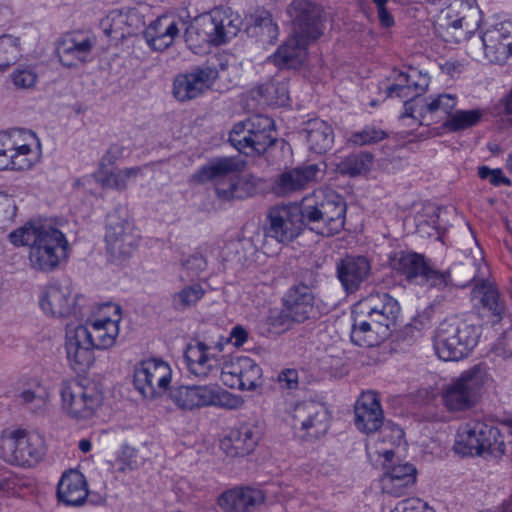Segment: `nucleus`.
I'll return each instance as SVG.
<instances>
[{
	"label": "nucleus",
	"mask_w": 512,
	"mask_h": 512,
	"mask_svg": "<svg viewBox=\"0 0 512 512\" xmlns=\"http://www.w3.org/2000/svg\"><path fill=\"white\" fill-rule=\"evenodd\" d=\"M261 435V428L256 423H242L221 440L220 448L229 457H244L255 450Z\"/></svg>",
	"instance_id": "24"
},
{
	"label": "nucleus",
	"mask_w": 512,
	"mask_h": 512,
	"mask_svg": "<svg viewBox=\"0 0 512 512\" xmlns=\"http://www.w3.org/2000/svg\"><path fill=\"white\" fill-rule=\"evenodd\" d=\"M478 176L483 180H488L494 186L511 185V181L505 177L501 169H490L487 166L478 168Z\"/></svg>",
	"instance_id": "59"
},
{
	"label": "nucleus",
	"mask_w": 512,
	"mask_h": 512,
	"mask_svg": "<svg viewBox=\"0 0 512 512\" xmlns=\"http://www.w3.org/2000/svg\"><path fill=\"white\" fill-rule=\"evenodd\" d=\"M387 137V133L374 125H366L361 130L351 134L349 142L356 146L378 143Z\"/></svg>",
	"instance_id": "46"
},
{
	"label": "nucleus",
	"mask_w": 512,
	"mask_h": 512,
	"mask_svg": "<svg viewBox=\"0 0 512 512\" xmlns=\"http://www.w3.org/2000/svg\"><path fill=\"white\" fill-rule=\"evenodd\" d=\"M315 40L304 39L300 35L291 33L273 55L276 65L283 68L296 69L302 65L307 57V47Z\"/></svg>",
	"instance_id": "34"
},
{
	"label": "nucleus",
	"mask_w": 512,
	"mask_h": 512,
	"mask_svg": "<svg viewBox=\"0 0 512 512\" xmlns=\"http://www.w3.org/2000/svg\"><path fill=\"white\" fill-rule=\"evenodd\" d=\"M473 300L478 301L484 309H487L496 317L497 321L502 318L505 307L500 299L497 289L490 283L482 281L476 284L472 290Z\"/></svg>",
	"instance_id": "39"
},
{
	"label": "nucleus",
	"mask_w": 512,
	"mask_h": 512,
	"mask_svg": "<svg viewBox=\"0 0 512 512\" xmlns=\"http://www.w3.org/2000/svg\"><path fill=\"white\" fill-rule=\"evenodd\" d=\"M135 458L136 450L127 444H123L118 455V460L122 462L125 466L132 468L133 465L136 464Z\"/></svg>",
	"instance_id": "63"
},
{
	"label": "nucleus",
	"mask_w": 512,
	"mask_h": 512,
	"mask_svg": "<svg viewBox=\"0 0 512 512\" xmlns=\"http://www.w3.org/2000/svg\"><path fill=\"white\" fill-rule=\"evenodd\" d=\"M355 425L359 431L371 434L383 425L384 414L377 393H362L354 407Z\"/></svg>",
	"instance_id": "28"
},
{
	"label": "nucleus",
	"mask_w": 512,
	"mask_h": 512,
	"mask_svg": "<svg viewBox=\"0 0 512 512\" xmlns=\"http://www.w3.org/2000/svg\"><path fill=\"white\" fill-rule=\"evenodd\" d=\"M88 496L85 477L76 470L62 475L57 486L58 500L67 506H80Z\"/></svg>",
	"instance_id": "33"
},
{
	"label": "nucleus",
	"mask_w": 512,
	"mask_h": 512,
	"mask_svg": "<svg viewBox=\"0 0 512 512\" xmlns=\"http://www.w3.org/2000/svg\"><path fill=\"white\" fill-rule=\"evenodd\" d=\"M391 267L410 282L444 290L452 286L463 287L460 272L463 265H455L445 271L432 267L425 257L415 252H398L390 259Z\"/></svg>",
	"instance_id": "5"
},
{
	"label": "nucleus",
	"mask_w": 512,
	"mask_h": 512,
	"mask_svg": "<svg viewBox=\"0 0 512 512\" xmlns=\"http://www.w3.org/2000/svg\"><path fill=\"white\" fill-rule=\"evenodd\" d=\"M20 56L19 41L11 35L0 37V69L8 68Z\"/></svg>",
	"instance_id": "45"
},
{
	"label": "nucleus",
	"mask_w": 512,
	"mask_h": 512,
	"mask_svg": "<svg viewBox=\"0 0 512 512\" xmlns=\"http://www.w3.org/2000/svg\"><path fill=\"white\" fill-rule=\"evenodd\" d=\"M83 296L74 294L68 281H52L47 283L39 295L42 311L55 318L76 319L84 316L81 302Z\"/></svg>",
	"instance_id": "13"
},
{
	"label": "nucleus",
	"mask_w": 512,
	"mask_h": 512,
	"mask_svg": "<svg viewBox=\"0 0 512 512\" xmlns=\"http://www.w3.org/2000/svg\"><path fill=\"white\" fill-rule=\"evenodd\" d=\"M228 140L240 153H264L277 140L274 120L261 114L252 115L233 125Z\"/></svg>",
	"instance_id": "8"
},
{
	"label": "nucleus",
	"mask_w": 512,
	"mask_h": 512,
	"mask_svg": "<svg viewBox=\"0 0 512 512\" xmlns=\"http://www.w3.org/2000/svg\"><path fill=\"white\" fill-rule=\"evenodd\" d=\"M207 268V259L201 253H194L182 262V270L186 277L181 275V280H193Z\"/></svg>",
	"instance_id": "51"
},
{
	"label": "nucleus",
	"mask_w": 512,
	"mask_h": 512,
	"mask_svg": "<svg viewBox=\"0 0 512 512\" xmlns=\"http://www.w3.org/2000/svg\"><path fill=\"white\" fill-rule=\"evenodd\" d=\"M283 307L296 323L310 319L315 312V296L308 285L298 283L291 286L283 296Z\"/></svg>",
	"instance_id": "29"
},
{
	"label": "nucleus",
	"mask_w": 512,
	"mask_h": 512,
	"mask_svg": "<svg viewBox=\"0 0 512 512\" xmlns=\"http://www.w3.org/2000/svg\"><path fill=\"white\" fill-rule=\"evenodd\" d=\"M63 412L75 420H88L102 404V394L94 386H84L77 380L63 381L60 386Z\"/></svg>",
	"instance_id": "14"
},
{
	"label": "nucleus",
	"mask_w": 512,
	"mask_h": 512,
	"mask_svg": "<svg viewBox=\"0 0 512 512\" xmlns=\"http://www.w3.org/2000/svg\"><path fill=\"white\" fill-rule=\"evenodd\" d=\"M308 148L317 154H324L330 150L334 144V130L327 121L313 118L304 123L301 131Z\"/></svg>",
	"instance_id": "35"
},
{
	"label": "nucleus",
	"mask_w": 512,
	"mask_h": 512,
	"mask_svg": "<svg viewBox=\"0 0 512 512\" xmlns=\"http://www.w3.org/2000/svg\"><path fill=\"white\" fill-rule=\"evenodd\" d=\"M396 298L386 292L371 293L352 310L351 341L360 347H374L387 339L400 315Z\"/></svg>",
	"instance_id": "2"
},
{
	"label": "nucleus",
	"mask_w": 512,
	"mask_h": 512,
	"mask_svg": "<svg viewBox=\"0 0 512 512\" xmlns=\"http://www.w3.org/2000/svg\"><path fill=\"white\" fill-rule=\"evenodd\" d=\"M238 170L239 163L234 158H216L212 159L197 170L194 173L193 178L199 183L211 181L216 185L217 183L234 176Z\"/></svg>",
	"instance_id": "38"
},
{
	"label": "nucleus",
	"mask_w": 512,
	"mask_h": 512,
	"mask_svg": "<svg viewBox=\"0 0 512 512\" xmlns=\"http://www.w3.org/2000/svg\"><path fill=\"white\" fill-rule=\"evenodd\" d=\"M482 116L479 109L456 110L443 122L442 127L449 132H460L476 126Z\"/></svg>",
	"instance_id": "42"
},
{
	"label": "nucleus",
	"mask_w": 512,
	"mask_h": 512,
	"mask_svg": "<svg viewBox=\"0 0 512 512\" xmlns=\"http://www.w3.org/2000/svg\"><path fill=\"white\" fill-rule=\"evenodd\" d=\"M373 163V155L360 151L342 158L337 164V171L342 175L357 176L370 170Z\"/></svg>",
	"instance_id": "41"
},
{
	"label": "nucleus",
	"mask_w": 512,
	"mask_h": 512,
	"mask_svg": "<svg viewBox=\"0 0 512 512\" xmlns=\"http://www.w3.org/2000/svg\"><path fill=\"white\" fill-rule=\"evenodd\" d=\"M171 374L168 363L160 359H148L135 367L133 383L144 398L155 399L167 391Z\"/></svg>",
	"instance_id": "16"
},
{
	"label": "nucleus",
	"mask_w": 512,
	"mask_h": 512,
	"mask_svg": "<svg viewBox=\"0 0 512 512\" xmlns=\"http://www.w3.org/2000/svg\"><path fill=\"white\" fill-rule=\"evenodd\" d=\"M248 338L247 331L241 326H235L230 332V339L236 347L242 346Z\"/></svg>",
	"instance_id": "64"
},
{
	"label": "nucleus",
	"mask_w": 512,
	"mask_h": 512,
	"mask_svg": "<svg viewBox=\"0 0 512 512\" xmlns=\"http://www.w3.org/2000/svg\"><path fill=\"white\" fill-rule=\"evenodd\" d=\"M17 206L13 197L0 192V228L10 226L16 217Z\"/></svg>",
	"instance_id": "52"
},
{
	"label": "nucleus",
	"mask_w": 512,
	"mask_h": 512,
	"mask_svg": "<svg viewBox=\"0 0 512 512\" xmlns=\"http://www.w3.org/2000/svg\"><path fill=\"white\" fill-rule=\"evenodd\" d=\"M205 290L203 287L196 283L181 289L178 293L173 295L172 304L176 310L184 311L197 304V302L204 296Z\"/></svg>",
	"instance_id": "44"
},
{
	"label": "nucleus",
	"mask_w": 512,
	"mask_h": 512,
	"mask_svg": "<svg viewBox=\"0 0 512 512\" xmlns=\"http://www.w3.org/2000/svg\"><path fill=\"white\" fill-rule=\"evenodd\" d=\"M414 484L406 483L398 478H392V476L384 474L381 479V487L384 493L399 497L406 493V491Z\"/></svg>",
	"instance_id": "55"
},
{
	"label": "nucleus",
	"mask_w": 512,
	"mask_h": 512,
	"mask_svg": "<svg viewBox=\"0 0 512 512\" xmlns=\"http://www.w3.org/2000/svg\"><path fill=\"white\" fill-rule=\"evenodd\" d=\"M141 172L142 169L140 167L123 168L115 171L106 170L103 173H98V182H100L104 188L123 191L128 187L130 182L136 180Z\"/></svg>",
	"instance_id": "40"
},
{
	"label": "nucleus",
	"mask_w": 512,
	"mask_h": 512,
	"mask_svg": "<svg viewBox=\"0 0 512 512\" xmlns=\"http://www.w3.org/2000/svg\"><path fill=\"white\" fill-rule=\"evenodd\" d=\"M300 208L303 227L317 235L331 237L344 228L347 207L339 195L315 192L302 199Z\"/></svg>",
	"instance_id": "4"
},
{
	"label": "nucleus",
	"mask_w": 512,
	"mask_h": 512,
	"mask_svg": "<svg viewBox=\"0 0 512 512\" xmlns=\"http://www.w3.org/2000/svg\"><path fill=\"white\" fill-rule=\"evenodd\" d=\"M12 83L18 89H30L38 80V73L33 66L18 65L10 75Z\"/></svg>",
	"instance_id": "48"
},
{
	"label": "nucleus",
	"mask_w": 512,
	"mask_h": 512,
	"mask_svg": "<svg viewBox=\"0 0 512 512\" xmlns=\"http://www.w3.org/2000/svg\"><path fill=\"white\" fill-rule=\"evenodd\" d=\"M294 426L305 431L311 438L323 436L330 424V415L325 405L307 401L297 404L293 413Z\"/></svg>",
	"instance_id": "23"
},
{
	"label": "nucleus",
	"mask_w": 512,
	"mask_h": 512,
	"mask_svg": "<svg viewBox=\"0 0 512 512\" xmlns=\"http://www.w3.org/2000/svg\"><path fill=\"white\" fill-rule=\"evenodd\" d=\"M425 503L420 499H407L399 503L391 512H422Z\"/></svg>",
	"instance_id": "62"
},
{
	"label": "nucleus",
	"mask_w": 512,
	"mask_h": 512,
	"mask_svg": "<svg viewBox=\"0 0 512 512\" xmlns=\"http://www.w3.org/2000/svg\"><path fill=\"white\" fill-rule=\"evenodd\" d=\"M41 158V143L30 130L0 133V170L26 171Z\"/></svg>",
	"instance_id": "7"
},
{
	"label": "nucleus",
	"mask_w": 512,
	"mask_h": 512,
	"mask_svg": "<svg viewBox=\"0 0 512 512\" xmlns=\"http://www.w3.org/2000/svg\"><path fill=\"white\" fill-rule=\"evenodd\" d=\"M21 402L30 405L31 410L42 411L47 402V393L42 391L24 390L19 395Z\"/></svg>",
	"instance_id": "56"
},
{
	"label": "nucleus",
	"mask_w": 512,
	"mask_h": 512,
	"mask_svg": "<svg viewBox=\"0 0 512 512\" xmlns=\"http://www.w3.org/2000/svg\"><path fill=\"white\" fill-rule=\"evenodd\" d=\"M178 34V23L167 16L159 17L144 31L148 45L158 51L168 48Z\"/></svg>",
	"instance_id": "36"
},
{
	"label": "nucleus",
	"mask_w": 512,
	"mask_h": 512,
	"mask_svg": "<svg viewBox=\"0 0 512 512\" xmlns=\"http://www.w3.org/2000/svg\"><path fill=\"white\" fill-rule=\"evenodd\" d=\"M240 25L241 20L238 16L216 8L210 13L206 34L213 44L220 45L235 37L240 30Z\"/></svg>",
	"instance_id": "32"
},
{
	"label": "nucleus",
	"mask_w": 512,
	"mask_h": 512,
	"mask_svg": "<svg viewBox=\"0 0 512 512\" xmlns=\"http://www.w3.org/2000/svg\"><path fill=\"white\" fill-rule=\"evenodd\" d=\"M168 399L180 410L193 411L204 407L233 408L234 397L218 384L174 385Z\"/></svg>",
	"instance_id": "10"
},
{
	"label": "nucleus",
	"mask_w": 512,
	"mask_h": 512,
	"mask_svg": "<svg viewBox=\"0 0 512 512\" xmlns=\"http://www.w3.org/2000/svg\"><path fill=\"white\" fill-rule=\"evenodd\" d=\"M302 213L299 205H275L266 215L265 236L278 243L288 244L303 230Z\"/></svg>",
	"instance_id": "15"
},
{
	"label": "nucleus",
	"mask_w": 512,
	"mask_h": 512,
	"mask_svg": "<svg viewBox=\"0 0 512 512\" xmlns=\"http://www.w3.org/2000/svg\"><path fill=\"white\" fill-rule=\"evenodd\" d=\"M336 274L347 294L361 289L372 275L370 260L362 255H347L336 264Z\"/></svg>",
	"instance_id": "22"
},
{
	"label": "nucleus",
	"mask_w": 512,
	"mask_h": 512,
	"mask_svg": "<svg viewBox=\"0 0 512 512\" xmlns=\"http://www.w3.org/2000/svg\"><path fill=\"white\" fill-rule=\"evenodd\" d=\"M489 381L487 369L475 365L464 371L443 391V401L450 411H462L473 407Z\"/></svg>",
	"instance_id": "12"
},
{
	"label": "nucleus",
	"mask_w": 512,
	"mask_h": 512,
	"mask_svg": "<svg viewBox=\"0 0 512 512\" xmlns=\"http://www.w3.org/2000/svg\"><path fill=\"white\" fill-rule=\"evenodd\" d=\"M265 323L270 332L280 333L289 329L295 322L287 309L283 307L282 309L276 308L269 310L265 318Z\"/></svg>",
	"instance_id": "47"
},
{
	"label": "nucleus",
	"mask_w": 512,
	"mask_h": 512,
	"mask_svg": "<svg viewBox=\"0 0 512 512\" xmlns=\"http://www.w3.org/2000/svg\"><path fill=\"white\" fill-rule=\"evenodd\" d=\"M184 358L188 370L197 377H207L217 366L218 359L211 353V348L203 342L188 345Z\"/></svg>",
	"instance_id": "37"
},
{
	"label": "nucleus",
	"mask_w": 512,
	"mask_h": 512,
	"mask_svg": "<svg viewBox=\"0 0 512 512\" xmlns=\"http://www.w3.org/2000/svg\"><path fill=\"white\" fill-rule=\"evenodd\" d=\"M292 32L304 39L317 40L323 34V10L312 0H293L287 6Z\"/></svg>",
	"instance_id": "17"
},
{
	"label": "nucleus",
	"mask_w": 512,
	"mask_h": 512,
	"mask_svg": "<svg viewBox=\"0 0 512 512\" xmlns=\"http://www.w3.org/2000/svg\"><path fill=\"white\" fill-rule=\"evenodd\" d=\"M454 450L463 456L484 453L501 456L505 452V442L497 427L479 420H470L459 427Z\"/></svg>",
	"instance_id": "9"
},
{
	"label": "nucleus",
	"mask_w": 512,
	"mask_h": 512,
	"mask_svg": "<svg viewBox=\"0 0 512 512\" xmlns=\"http://www.w3.org/2000/svg\"><path fill=\"white\" fill-rule=\"evenodd\" d=\"M479 339V329L459 317H449L437 327L433 346L443 361H459L467 357Z\"/></svg>",
	"instance_id": "6"
},
{
	"label": "nucleus",
	"mask_w": 512,
	"mask_h": 512,
	"mask_svg": "<svg viewBox=\"0 0 512 512\" xmlns=\"http://www.w3.org/2000/svg\"><path fill=\"white\" fill-rule=\"evenodd\" d=\"M104 308L112 315L89 320L85 324L67 325L65 349L74 370L89 368L95 360L94 350H106L116 343L122 309L114 303H108Z\"/></svg>",
	"instance_id": "1"
},
{
	"label": "nucleus",
	"mask_w": 512,
	"mask_h": 512,
	"mask_svg": "<svg viewBox=\"0 0 512 512\" xmlns=\"http://www.w3.org/2000/svg\"><path fill=\"white\" fill-rule=\"evenodd\" d=\"M15 246H28L32 269L50 273L69 257L70 244L65 234L49 223H27L9 234Z\"/></svg>",
	"instance_id": "3"
},
{
	"label": "nucleus",
	"mask_w": 512,
	"mask_h": 512,
	"mask_svg": "<svg viewBox=\"0 0 512 512\" xmlns=\"http://www.w3.org/2000/svg\"><path fill=\"white\" fill-rule=\"evenodd\" d=\"M433 312L432 306H427L424 310L418 312L410 323L405 325L406 333L413 332V329H416V332L421 334L423 330L428 329L432 324Z\"/></svg>",
	"instance_id": "53"
},
{
	"label": "nucleus",
	"mask_w": 512,
	"mask_h": 512,
	"mask_svg": "<svg viewBox=\"0 0 512 512\" xmlns=\"http://www.w3.org/2000/svg\"><path fill=\"white\" fill-rule=\"evenodd\" d=\"M255 26L259 29L258 34L263 40L269 43H274L277 40L279 28L269 12L263 11L258 14L255 18Z\"/></svg>",
	"instance_id": "49"
},
{
	"label": "nucleus",
	"mask_w": 512,
	"mask_h": 512,
	"mask_svg": "<svg viewBox=\"0 0 512 512\" xmlns=\"http://www.w3.org/2000/svg\"><path fill=\"white\" fill-rule=\"evenodd\" d=\"M218 78V70L211 66H197L178 74L173 81L172 95L179 102H188L202 96Z\"/></svg>",
	"instance_id": "20"
},
{
	"label": "nucleus",
	"mask_w": 512,
	"mask_h": 512,
	"mask_svg": "<svg viewBox=\"0 0 512 512\" xmlns=\"http://www.w3.org/2000/svg\"><path fill=\"white\" fill-rule=\"evenodd\" d=\"M261 375L260 366L247 356L233 357L221 368L222 382L233 389L254 390L259 385Z\"/></svg>",
	"instance_id": "21"
},
{
	"label": "nucleus",
	"mask_w": 512,
	"mask_h": 512,
	"mask_svg": "<svg viewBox=\"0 0 512 512\" xmlns=\"http://www.w3.org/2000/svg\"><path fill=\"white\" fill-rule=\"evenodd\" d=\"M396 83L389 85L386 88L388 97H399V98H413L412 93H409L407 83L411 81V76L407 73H399L396 77Z\"/></svg>",
	"instance_id": "54"
},
{
	"label": "nucleus",
	"mask_w": 512,
	"mask_h": 512,
	"mask_svg": "<svg viewBox=\"0 0 512 512\" xmlns=\"http://www.w3.org/2000/svg\"><path fill=\"white\" fill-rule=\"evenodd\" d=\"M123 153L124 147L122 145L117 143L111 144L99 162L98 173H103L106 171L108 166L114 165L118 160L122 158Z\"/></svg>",
	"instance_id": "58"
},
{
	"label": "nucleus",
	"mask_w": 512,
	"mask_h": 512,
	"mask_svg": "<svg viewBox=\"0 0 512 512\" xmlns=\"http://www.w3.org/2000/svg\"><path fill=\"white\" fill-rule=\"evenodd\" d=\"M45 454L43 440L23 429H5L0 436V458L20 467L37 464Z\"/></svg>",
	"instance_id": "11"
},
{
	"label": "nucleus",
	"mask_w": 512,
	"mask_h": 512,
	"mask_svg": "<svg viewBox=\"0 0 512 512\" xmlns=\"http://www.w3.org/2000/svg\"><path fill=\"white\" fill-rule=\"evenodd\" d=\"M265 500L264 492L252 487H239L220 495L219 506L227 512H250Z\"/></svg>",
	"instance_id": "31"
},
{
	"label": "nucleus",
	"mask_w": 512,
	"mask_h": 512,
	"mask_svg": "<svg viewBox=\"0 0 512 512\" xmlns=\"http://www.w3.org/2000/svg\"><path fill=\"white\" fill-rule=\"evenodd\" d=\"M236 186L234 192H227L221 190V193L226 198L246 199L254 196L259 188L260 179L254 175L247 174L240 177L235 176Z\"/></svg>",
	"instance_id": "43"
},
{
	"label": "nucleus",
	"mask_w": 512,
	"mask_h": 512,
	"mask_svg": "<svg viewBox=\"0 0 512 512\" xmlns=\"http://www.w3.org/2000/svg\"><path fill=\"white\" fill-rule=\"evenodd\" d=\"M278 382L283 388L296 389L298 387V372L295 369H285L279 373Z\"/></svg>",
	"instance_id": "61"
},
{
	"label": "nucleus",
	"mask_w": 512,
	"mask_h": 512,
	"mask_svg": "<svg viewBox=\"0 0 512 512\" xmlns=\"http://www.w3.org/2000/svg\"><path fill=\"white\" fill-rule=\"evenodd\" d=\"M96 38L85 33H73L63 37L56 48L59 61L66 67L86 63L96 46Z\"/></svg>",
	"instance_id": "27"
},
{
	"label": "nucleus",
	"mask_w": 512,
	"mask_h": 512,
	"mask_svg": "<svg viewBox=\"0 0 512 512\" xmlns=\"http://www.w3.org/2000/svg\"><path fill=\"white\" fill-rule=\"evenodd\" d=\"M139 238L132 222L121 218L117 212L108 214L105 241L112 257H129L136 250Z\"/></svg>",
	"instance_id": "18"
},
{
	"label": "nucleus",
	"mask_w": 512,
	"mask_h": 512,
	"mask_svg": "<svg viewBox=\"0 0 512 512\" xmlns=\"http://www.w3.org/2000/svg\"><path fill=\"white\" fill-rule=\"evenodd\" d=\"M457 105V97L452 94H439L435 97H429L414 102H404V112L402 118L411 117L424 120L428 116L431 120L435 117L445 118L451 115Z\"/></svg>",
	"instance_id": "26"
},
{
	"label": "nucleus",
	"mask_w": 512,
	"mask_h": 512,
	"mask_svg": "<svg viewBox=\"0 0 512 512\" xmlns=\"http://www.w3.org/2000/svg\"><path fill=\"white\" fill-rule=\"evenodd\" d=\"M320 168L317 164H308L288 169L281 173L274 182V188L279 195H289L305 189L316 181Z\"/></svg>",
	"instance_id": "30"
},
{
	"label": "nucleus",
	"mask_w": 512,
	"mask_h": 512,
	"mask_svg": "<svg viewBox=\"0 0 512 512\" xmlns=\"http://www.w3.org/2000/svg\"><path fill=\"white\" fill-rule=\"evenodd\" d=\"M411 76V81L407 83L409 88V93H412L413 98H407L405 102H414L416 100H422L419 96L425 91L428 82L425 77H421L419 72L414 70L409 74Z\"/></svg>",
	"instance_id": "60"
},
{
	"label": "nucleus",
	"mask_w": 512,
	"mask_h": 512,
	"mask_svg": "<svg viewBox=\"0 0 512 512\" xmlns=\"http://www.w3.org/2000/svg\"><path fill=\"white\" fill-rule=\"evenodd\" d=\"M485 57L502 64L512 55V22L505 21L488 28L482 35Z\"/></svg>",
	"instance_id": "25"
},
{
	"label": "nucleus",
	"mask_w": 512,
	"mask_h": 512,
	"mask_svg": "<svg viewBox=\"0 0 512 512\" xmlns=\"http://www.w3.org/2000/svg\"><path fill=\"white\" fill-rule=\"evenodd\" d=\"M268 98L276 105L284 106L289 101L288 82L285 78L273 79L265 87Z\"/></svg>",
	"instance_id": "50"
},
{
	"label": "nucleus",
	"mask_w": 512,
	"mask_h": 512,
	"mask_svg": "<svg viewBox=\"0 0 512 512\" xmlns=\"http://www.w3.org/2000/svg\"><path fill=\"white\" fill-rule=\"evenodd\" d=\"M461 10L453 7L443 12L440 28L447 42L459 43L469 39L479 27L480 10L461 3Z\"/></svg>",
	"instance_id": "19"
},
{
	"label": "nucleus",
	"mask_w": 512,
	"mask_h": 512,
	"mask_svg": "<svg viewBox=\"0 0 512 512\" xmlns=\"http://www.w3.org/2000/svg\"><path fill=\"white\" fill-rule=\"evenodd\" d=\"M385 474L410 484H414L416 481V468L410 463L395 465Z\"/></svg>",
	"instance_id": "57"
}]
</instances>
